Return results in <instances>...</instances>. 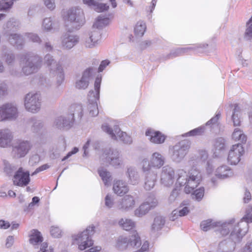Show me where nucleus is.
Wrapping results in <instances>:
<instances>
[{
    "label": "nucleus",
    "instance_id": "obj_1",
    "mask_svg": "<svg viewBox=\"0 0 252 252\" xmlns=\"http://www.w3.org/2000/svg\"><path fill=\"white\" fill-rule=\"evenodd\" d=\"M177 184L180 186H185L186 193L191 192L200 184L202 178V173L196 166H193L187 174L184 169L176 171Z\"/></svg>",
    "mask_w": 252,
    "mask_h": 252
},
{
    "label": "nucleus",
    "instance_id": "obj_2",
    "mask_svg": "<svg viewBox=\"0 0 252 252\" xmlns=\"http://www.w3.org/2000/svg\"><path fill=\"white\" fill-rule=\"evenodd\" d=\"M22 72L29 75L37 72L42 64V59L37 55L28 53L21 59Z\"/></svg>",
    "mask_w": 252,
    "mask_h": 252
},
{
    "label": "nucleus",
    "instance_id": "obj_3",
    "mask_svg": "<svg viewBox=\"0 0 252 252\" xmlns=\"http://www.w3.org/2000/svg\"><path fill=\"white\" fill-rule=\"evenodd\" d=\"M62 15L66 24L75 29H78L85 22L84 12L81 8H71L63 11Z\"/></svg>",
    "mask_w": 252,
    "mask_h": 252
},
{
    "label": "nucleus",
    "instance_id": "obj_4",
    "mask_svg": "<svg viewBox=\"0 0 252 252\" xmlns=\"http://www.w3.org/2000/svg\"><path fill=\"white\" fill-rule=\"evenodd\" d=\"M44 63L48 68L50 77L55 78L58 85L62 84L64 79V74L61 63L49 54L44 56Z\"/></svg>",
    "mask_w": 252,
    "mask_h": 252
},
{
    "label": "nucleus",
    "instance_id": "obj_5",
    "mask_svg": "<svg viewBox=\"0 0 252 252\" xmlns=\"http://www.w3.org/2000/svg\"><path fill=\"white\" fill-rule=\"evenodd\" d=\"M101 128L102 130L107 133L113 140H118L119 138L124 143L127 144H130L132 142L131 137L126 132L122 131L117 123L115 121L103 124Z\"/></svg>",
    "mask_w": 252,
    "mask_h": 252
},
{
    "label": "nucleus",
    "instance_id": "obj_6",
    "mask_svg": "<svg viewBox=\"0 0 252 252\" xmlns=\"http://www.w3.org/2000/svg\"><path fill=\"white\" fill-rule=\"evenodd\" d=\"M252 222V206H249L246 210L245 216L238 222L237 227H239L237 233H235L236 227L231 234V237L234 243L239 242L243 237L246 234L248 230V223Z\"/></svg>",
    "mask_w": 252,
    "mask_h": 252
},
{
    "label": "nucleus",
    "instance_id": "obj_7",
    "mask_svg": "<svg viewBox=\"0 0 252 252\" xmlns=\"http://www.w3.org/2000/svg\"><path fill=\"white\" fill-rule=\"evenodd\" d=\"M19 116L18 106L14 102H6L0 105V122H13Z\"/></svg>",
    "mask_w": 252,
    "mask_h": 252
},
{
    "label": "nucleus",
    "instance_id": "obj_8",
    "mask_svg": "<svg viewBox=\"0 0 252 252\" xmlns=\"http://www.w3.org/2000/svg\"><path fill=\"white\" fill-rule=\"evenodd\" d=\"M94 232V227L91 226L88 227L81 233L72 236V240L74 242H76L79 250L83 251L93 245L94 242L91 236Z\"/></svg>",
    "mask_w": 252,
    "mask_h": 252
},
{
    "label": "nucleus",
    "instance_id": "obj_9",
    "mask_svg": "<svg viewBox=\"0 0 252 252\" xmlns=\"http://www.w3.org/2000/svg\"><path fill=\"white\" fill-rule=\"evenodd\" d=\"M140 238L136 231L129 236H120L116 241V247L120 251H124L129 247H137L141 245Z\"/></svg>",
    "mask_w": 252,
    "mask_h": 252
},
{
    "label": "nucleus",
    "instance_id": "obj_10",
    "mask_svg": "<svg viewBox=\"0 0 252 252\" xmlns=\"http://www.w3.org/2000/svg\"><path fill=\"white\" fill-rule=\"evenodd\" d=\"M189 148V142L187 141L183 140L177 143L170 150L172 160L180 162L188 153Z\"/></svg>",
    "mask_w": 252,
    "mask_h": 252
},
{
    "label": "nucleus",
    "instance_id": "obj_11",
    "mask_svg": "<svg viewBox=\"0 0 252 252\" xmlns=\"http://www.w3.org/2000/svg\"><path fill=\"white\" fill-rule=\"evenodd\" d=\"M158 204V201L154 195H150L134 211V215L136 217L142 218L149 211L155 208Z\"/></svg>",
    "mask_w": 252,
    "mask_h": 252
},
{
    "label": "nucleus",
    "instance_id": "obj_12",
    "mask_svg": "<svg viewBox=\"0 0 252 252\" xmlns=\"http://www.w3.org/2000/svg\"><path fill=\"white\" fill-rule=\"evenodd\" d=\"M25 106L29 112L35 113L38 112L41 105V98L38 93H29L25 97Z\"/></svg>",
    "mask_w": 252,
    "mask_h": 252
},
{
    "label": "nucleus",
    "instance_id": "obj_13",
    "mask_svg": "<svg viewBox=\"0 0 252 252\" xmlns=\"http://www.w3.org/2000/svg\"><path fill=\"white\" fill-rule=\"evenodd\" d=\"M143 168H141L145 176L144 189L150 190L155 186L157 179V172L154 170H150L149 165L147 161L144 162Z\"/></svg>",
    "mask_w": 252,
    "mask_h": 252
},
{
    "label": "nucleus",
    "instance_id": "obj_14",
    "mask_svg": "<svg viewBox=\"0 0 252 252\" xmlns=\"http://www.w3.org/2000/svg\"><path fill=\"white\" fill-rule=\"evenodd\" d=\"M32 147V144L28 140H18L14 144L12 153L17 158L24 157Z\"/></svg>",
    "mask_w": 252,
    "mask_h": 252
},
{
    "label": "nucleus",
    "instance_id": "obj_15",
    "mask_svg": "<svg viewBox=\"0 0 252 252\" xmlns=\"http://www.w3.org/2000/svg\"><path fill=\"white\" fill-rule=\"evenodd\" d=\"M100 38L101 33L99 30H92L89 33L83 35L81 42L85 47L93 48L98 44V42Z\"/></svg>",
    "mask_w": 252,
    "mask_h": 252
},
{
    "label": "nucleus",
    "instance_id": "obj_16",
    "mask_svg": "<svg viewBox=\"0 0 252 252\" xmlns=\"http://www.w3.org/2000/svg\"><path fill=\"white\" fill-rule=\"evenodd\" d=\"M174 181V169L169 165L163 166L160 174V183L165 187H169L173 184Z\"/></svg>",
    "mask_w": 252,
    "mask_h": 252
},
{
    "label": "nucleus",
    "instance_id": "obj_17",
    "mask_svg": "<svg viewBox=\"0 0 252 252\" xmlns=\"http://www.w3.org/2000/svg\"><path fill=\"white\" fill-rule=\"evenodd\" d=\"M95 73V69L93 67L86 69L82 73L81 78L75 83V87L79 90L87 89L89 85L90 81Z\"/></svg>",
    "mask_w": 252,
    "mask_h": 252
},
{
    "label": "nucleus",
    "instance_id": "obj_18",
    "mask_svg": "<svg viewBox=\"0 0 252 252\" xmlns=\"http://www.w3.org/2000/svg\"><path fill=\"white\" fill-rule=\"evenodd\" d=\"M120 155V153L117 150L110 149L105 151L103 157H106V160L110 165L115 168H119L123 164V160Z\"/></svg>",
    "mask_w": 252,
    "mask_h": 252
},
{
    "label": "nucleus",
    "instance_id": "obj_19",
    "mask_svg": "<svg viewBox=\"0 0 252 252\" xmlns=\"http://www.w3.org/2000/svg\"><path fill=\"white\" fill-rule=\"evenodd\" d=\"M244 153V148L241 144L233 145L228 153L227 158L228 162L231 164H237L240 161L241 157Z\"/></svg>",
    "mask_w": 252,
    "mask_h": 252
},
{
    "label": "nucleus",
    "instance_id": "obj_20",
    "mask_svg": "<svg viewBox=\"0 0 252 252\" xmlns=\"http://www.w3.org/2000/svg\"><path fill=\"white\" fill-rule=\"evenodd\" d=\"M145 161L148 163L150 170H152V168L159 169L164 164L165 158L160 153L155 152L152 155L150 161L147 158H144L141 161V168H143V164Z\"/></svg>",
    "mask_w": 252,
    "mask_h": 252
},
{
    "label": "nucleus",
    "instance_id": "obj_21",
    "mask_svg": "<svg viewBox=\"0 0 252 252\" xmlns=\"http://www.w3.org/2000/svg\"><path fill=\"white\" fill-rule=\"evenodd\" d=\"M218 223H219L218 226L217 227L215 231H219L220 233L223 236L228 234L230 230H231V233H232L235 227H236L235 233H237L239 228L241 227V226H239V227H237L238 222H235L234 219H232L229 221L222 224H221L220 222H218ZM231 234V233H230V234ZM230 236H231V235ZM230 238L233 241L231 237H230Z\"/></svg>",
    "mask_w": 252,
    "mask_h": 252
},
{
    "label": "nucleus",
    "instance_id": "obj_22",
    "mask_svg": "<svg viewBox=\"0 0 252 252\" xmlns=\"http://www.w3.org/2000/svg\"><path fill=\"white\" fill-rule=\"evenodd\" d=\"M30 181L29 172H24L22 167L19 168L14 176V184L18 186L24 187L27 186Z\"/></svg>",
    "mask_w": 252,
    "mask_h": 252
},
{
    "label": "nucleus",
    "instance_id": "obj_23",
    "mask_svg": "<svg viewBox=\"0 0 252 252\" xmlns=\"http://www.w3.org/2000/svg\"><path fill=\"white\" fill-rule=\"evenodd\" d=\"M135 205L134 197L130 195H126L119 201L117 206L119 210L127 212L132 210Z\"/></svg>",
    "mask_w": 252,
    "mask_h": 252
},
{
    "label": "nucleus",
    "instance_id": "obj_24",
    "mask_svg": "<svg viewBox=\"0 0 252 252\" xmlns=\"http://www.w3.org/2000/svg\"><path fill=\"white\" fill-rule=\"evenodd\" d=\"M79 41V37L76 34L69 32L64 33L61 37V43L63 47L67 49H70L75 46Z\"/></svg>",
    "mask_w": 252,
    "mask_h": 252
},
{
    "label": "nucleus",
    "instance_id": "obj_25",
    "mask_svg": "<svg viewBox=\"0 0 252 252\" xmlns=\"http://www.w3.org/2000/svg\"><path fill=\"white\" fill-rule=\"evenodd\" d=\"M13 133L8 128L0 129V147L5 148L9 147L13 140Z\"/></svg>",
    "mask_w": 252,
    "mask_h": 252
},
{
    "label": "nucleus",
    "instance_id": "obj_26",
    "mask_svg": "<svg viewBox=\"0 0 252 252\" xmlns=\"http://www.w3.org/2000/svg\"><path fill=\"white\" fill-rule=\"evenodd\" d=\"M73 120L67 115L56 117L53 122V126L60 129H68L73 125Z\"/></svg>",
    "mask_w": 252,
    "mask_h": 252
},
{
    "label": "nucleus",
    "instance_id": "obj_27",
    "mask_svg": "<svg viewBox=\"0 0 252 252\" xmlns=\"http://www.w3.org/2000/svg\"><path fill=\"white\" fill-rule=\"evenodd\" d=\"M145 134L151 142L155 144H161L165 139V135L161 132L151 129H148Z\"/></svg>",
    "mask_w": 252,
    "mask_h": 252
},
{
    "label": "nucleus",
    "instance_id": "obj_28",
    "mask_svg": "<svg viewBox=\"0 0 252 252\" xmlns=\"http://www.w3.org/2000/svg\"><path fill=\"white\" fill-rule=\"evenodd\" d=\"M83 115V107L80 104H73L70 107V113L67 116L73 120V123L75 121H80Z\"/></svg>",
    "mask_w": 252,
    "mask_h": 252
},
{
    "label": "nucleus",
    "instance_id": "obj_29",
    "mask_svg": "<svg viewBox=\"0 0 252 252\" xmlns=\"http://www.w3.org/2000/svg\"><path fill=\"white\" fill-rule=\"evenodd\" d=\"M113 189L116 194L122 196L127 193L129 189L125 182L122 180H117L114 181Z\"/></svg>",
    "mask_w": 252,
    "mask_h": 252
},
{
    "label": "nucleus",
    "instance_id": "obj_30",
    "mask_svg": "<svg viewBox=\"0 0 252 252\" xmlns=\"http://www.w3.org/2000/svg\"><path fill=\"white\" fill-rule=\"evenodd\" d=\"M128 183L132 185H136L140 182V176L137 170L133 167H128L126 172Z\"/></svg>",
    "mask_w": 252,
    "mask_h": 252
},
{
    "label": "nucleus",
    "instance_id": "obj_31",
    "mask_svg": "<svg viewBox=\"0 0 252 252\" xmlns=\"http://www.w3.org/2000/svg\"><path fill=\"white\" fill-rule=\"evenodd\" d=\"M233 175L232 169L227 165L220 166L216 171V176L222 179L231 177Z\"/></svg>",
    "mask_w": 252,
    "mask_h": 252
},
{
    "label": "nucleus",
    "instance_id": "obj_32",
    "mask_svg": "<svg viewBox=\"0 0 252 252\" xmlns=\"http://www.w3.org/2000/svg\"><path fill=\"white\" fill-rule=\"evenodd\" d=\"M99 98H95V96H89L88 95V101L87 108L89 112V114L92 117L96 116L98 114L97 100Z\"/></svg>",
    "mask_w": 252,
    "mask_h": 252
},
{
    "label": "nucleus",
    "instance_id": "obj_33",
    "mask_svg": "<svg viewBox=\"0 0 252 252\" xmlns=\"http://www.w3.org/2000/svg\"><path fill=\"white\" fill-rule=\"evenodd\" d=\"M109 22V19L105 15L101 14L98 16L96 21L94 24L92 30H98L107 26Z\"/></svg>",
    "mask_w": 252,
    "mask_h": 252
},
{
    "label": "nucleus",
    "instance_id": "obj_34",
    "mask_svg": "<svg viewBox=\"0 0 252 252\" xmlns=\"http://www.w3.org/2000/svg\"><path fill=\"white\" fill-rule=\"evenodd\" d=\"M98 173L105 186H109L112 180V177L110 172L103 168H99Z\"/></svg>",
    "mask_w": 252,
    "mask_h": 252
},
{
    "label": "nucleus",
    "instance_id": "obj_35",
    "mask_svg": "<svg viewBox=\"0 0 252 252\" xmlns=\"http://www.w3.org/2000/svg\"><path fill=\"white\" fill-rule=\"evenodd\" d=\"M165 220L164 218L160 216L155 218L154 221L151 226V230L153 231H157L160 230L164 225Z\"/></svg>",
    "mask_w": 252,
    "mask_h": 252
},
{
    "label": "nucleus",
    "instance_id": "obj_36",
    "mask_svg": "<svg viewBox=\"0 0 252 252\" xmlns=\"http://www.w3.org/2000/svg\"><path fill=\"white\" fill-rule=\"evenodd\" d=\"M218 222L213 221L211 220L202 221L200 223V227L204 231H207L212 229H216L218 226Z\"/></svg>",
    "mask_w": 252,
    "mask_h": 252
},
{
    "label": "nucleus",
    "instance_id": "obj_37",
    "mask_svg": "<svg viewBox=\"0 0 252 252\" xmlns=\"http://www.w3.org/2000/svg\"><path fill=\"white\" fill-rule=\"evenodd\" d=\"M54 23L51 17L45 18L43 19L41 28L46 32H50L54 29Z\"/></svg>",
    "mask_w": 252,
    "mask_h": 252
},
{
    "label": "nucleus",
    "instance_id": "obj_38",
    "mask_svg": "<svg viewBox=\"0 0 252 252\" xmlns=\"http://www.w3.org/2000/svg\"><path fill=\"white\" fill-rule=\"evenodd\" d=\"M119 224L124 230L128 231L132 229L135 225V223L132 220L128 219H122L119 221Z\"/></svg>",
    "mask_w": 252,
    "mask_h": 252
},
{
    "label": "nucleus",
    "instance_id": "obj_39",
    "mask_svg": "<svg viewBox=\"0 0 252 252\" xmlns=\"http://www.w3.org/2000/svg\"><path fill=\"white\" fill-rule=\"evenodd\" d=\"M43 238L40 232L35 229H33L31 231L30 238V241L31 244L33 245H37L38 243L41 242Z\"/></svg>",
    "mask_w": 252,
    "mask_h": 252
},
{
    "label": "nucleus",
    "instance_id": "obj_40",
    "mask_svg": "<svg viewBox=\"0 0 252 252\" xmlns=\"http://www.w3.org/2000/svg\"><path fill=\"white\" fill-rule=\"evenodd\" d=\"M232 138L235 141H239L241 143H245L247 140V137L243 131L239 128H235L232 135Z\"/></svg>",
    "mask_w": 252,
    "mask_h": 252
},
{
    "label": "nucleus",
    "instance_id": "obj_41",
    "mask_svg": "<svg viewBox=\"0 0 252 252\" xmlns=\"http://www.w3.org/2000/svg\"><path fill=\"white\" fill-rule=\"evenodd\" d=\"M146 26L144 22L139 21L137 23L134 28L135 34L138 37L142 36L146 31Z\"/></svg>",
    "mask_w": 252,
    "mask_h": 252
},
{
    "label": "nucleus",
    "instance_id": "obj_42",
    "mask_svg": "<svg viewBox=\"0 0 252 252\" xmlns=\"http://www.w3.org/2000/svg\"><path fill=\"white\" fill-rule=\"evenodd\" d=\"M101 82V77L97 76L94 82V91H90L88 94L89 96L93 95L95 96V98H99Z\"/></svg>",
    "mask_w": 252,
    "mask_h": 252
},
{
    "label": "nucleus",
    "instance_id": "obj_43",
    "mask_svg": "<svg viewBox=\"0 0 252 252\" xmlns=\"http://www.w3.org/2000/svg\"><path fill=\"white\" fill-rule=\"evenodd\" d=\"M13 37H14V38H17V40L15 41L13 39V37H12L11 44L17 48H21L24 43V39L22 36L20 34L13 33Z\"/></svg>",
    "mask_w": 252,
    "mask_h": 252
},
{
    "label": "nucleus",
    "instance_id": "obj_44",
    "mask_svg": "<svg viewBox=\"0 0 252 252\" xmlns=\"http://www.w3.org/2000/svg\"><path fill=\"white\" fill-rule=\"evenodd\" d=\"M239 108L238 107L237 105H235L234 108L233 110V114L231 117L232 120L233 122L234 126H239L240 124V121L239 118Z\"/></svg>",
    "mask_w": 252,
    "mask_h": 252
},
{
    "label": "nucleus",
    "instance_id": "obj_45",
    "mask_svg": "<svg viewBox=\"0 0 252 252\" xmlns=\"http://www.w3.org/2000/svg\"><path fill=\"white\" fill-rule=\"evenodd\" d=\"M189 212V209L187 207H184L182 209L177 210H174L172 213V220H174L175 219V217L176 216H180L183 217L187 215Z\"/></svg>",
    "mask_w": 252,
    "mask_h": 252
},
{
    "label": "nucleus",
    "instance_id": "obj_46",
    "mask_svg": "<svg viewBox=\"0 0 252 252\" xmlns=\"http://www.w3.org/2000/svg\"><path fill=\"white\" fill-rule=\"evenodd\" d=\"M13 5V0H1L0 1V11H6L9 10Z\"/></svg>",
    "mask_w": 252,
    "mask_h": 252
},
{
    "label": "nucleus",
    "instance_id": "obj_47",
    "mask_svg": "<svg viewBox=\"0 0 252 252\" xmlns=\"http://www.w3.org/2000/svg\"><path fill=\"white\" fill-rule=\"evenodd\" d=\"M205 130V127L204 126L198 127L195 128L189 132L186 133L185 134L187 136H194L202 135Z\"/></svg>",
    "mask_w": 252,
    "mask_h": 252
},
{
    "label": "nucleus",
    "instance_id": "obj_48",
    "mask_svg": "<svg viewBox=\"0 0 252 252\" xmlns=\"http://www.w3.org/2000/svg\"><path fill=\"white\" fill-rule=\"evenodd\" d=\"M25 36L30 41L32 42L40 44L42 42L40 37L36 33L31 32L26 33Z\"/></svg>",
    "mask_w": 252,
    "mask_h": 252
},
{
    "label": "nucleus",
    "instance_id": "obj_49",
    "mask_svg": "<svg viewBox=\"0 0 252 252\" xmlns=\"http://www.w3.org/2000/svg\"><path fill=\"white\" fill-rule=\"evenodd\" d=\"M225 141L224 139L220 137L217 138L215 142L214 147L216 150H221L225 147Z\"/></svg>",
    "mask_w": 252,
    "mask_h": 252
},
{
    "label": "nucleus",
    "instance_id": "obj_50",
    "mask_svg": "<svg viewBox=\"0 0 252 252\" xmlns=\"http://www.w3.org/2000/svg\"><path fill=\"white\" fill-rule=\"evenodd\" d=\"M199 158L197 161L198 164H203L208 161V155L207 152L204 150L199 151Z\"/></svg>",
    "mask_w": 252,
    "mask_h": 252
},
{
    "label": "nucleus",
    "instance_id": "obj_51",
    "mask_svg": "<svg viewBox=\"0 0 252 252\" xmlns=\"http://www.w3.org/2000/svg\"><path fill=\"white\" fill-rule=\"evenodd\" d=\"M4 165V171L8 175H10L16 170V168L14 166H12L7 161L4 160L3 161Z\"/></svg>",
    "mask_w": 252,
    "mask_h": 252
},
{
    "label": "nucleus",
    "instance_id": "obj_52",
    "mask_svg": "<svg viewBox=\"0 0 252 252\" xmlns=\"http://www.w3.org/2000/svg\"><path fill=\"white\" fill-rule=\"evenodd\" d=\"M204 194L203 188H200L195 190L193 194L195 199L197 201H200L203 198Z\"/></svg>",
    "mask_w": 252,
    "mask_h": 252
},
{
    "label": "nucleus",
    "instance_id": "obj_53",
    "mask_svg": "<svg viewBox=\"0 0 252 252\" xmlns=\"http://www.w3.org/2000/svg\"><path fill=\"white\" fill-rule=\"evenodd\" d=\"M105 206L111 208L114 205V200L112 196L111 195L107 194L105 198Z\"/></svg>",
    "mask_w": 252,
    "mask_h": 252
},
{
    "label": "nucleus",
    "instance_id": "obj_54",
    "mask_svg": "<svg viewBox=\"0 0 252 252\" xmlns=\"http://www.w3.org/2000/svg\"><path fill=\"white\" fill-rule=\"evenodd\" d=\"M50 232L52 236L55 238H59L61 236V230L58 227L52 226Z\"/></svg>",
    "mask_w": 252,
    "mask_h": 252
},
{
    "label": "nucleus",
    "instance_id": "obj_55",
    "mask_svg": "<svg viewBox=\"0 0 252 252\" xmlns=\"http://www.w3.org/2000/svg\"><path fill=\"white\" fill-rule=\"evenodd\" d=\"M220 112H219L215 117H213L211 120L206 123V125L212 126L213 125L216 124L218 120L220 118Z\"/></svg>",
    "mask_w": 252,
    "mask_h": 252
},
{
    "label": "nucleus",
    "instance_id": "obj_56",
    "mask_svg": "<svg viewBox=\"0 0 252 252\" xmlns=\"http://www.w3.org/2000/svg\"><path fill=\"white\" fill-rule=\"evenodd\" d=\"M45 6L50 10H53L56 7L55 0H43Z\"/></svg>",
    "mask_w": 252,
    "mask_h": 252
},
{
    "label": "nucleus",
    "instance_id": "obj_57",
    "mask_svg": "<svg viewBox=\"0 0 252 252\" xmlns=\"http://www.w3.org/2000/svg\"><path fill=\"white\" fill-rule=\"evenodd\" d=\"M7 91V85L3 81H0V95H4L6 94Z\"/></svg>",
    "mask_w": 252,
    "mask_h": 252
},
{
    "label": "nucleus",
    "instance_id": "obj_58",
    "mask_svg": "<svg viewBox=\"0 0 252 252\" xmlns=\"http://www.w3.org/2000/svg\"><path fill=\"white\" fill-rule=\"evenodd\" d=\"M95 6L96 10L98 12H102L105 10H108L109 8V6L106 4L104 3H98L96 2V4L95 5H94Z\"/></svg>",
    "mask_w": 252,
    "mask_h": 252
},
{
    "label": "nucleus",
    "instance_id": "obj_59",
    "mask_svg": "<svg viewBox=\"0 0 252 252\" xmlns=\"http://www.w3.org/2000/svg\"><path fill=\"white\" fill-rule=\"evenodd\" d=\"M40 157L38 155H34L32 156L29 160V163L31 166H34L40 161Z\"/></svg>",
    "mask_w": 252,
    "mask_h": 252
},
{
    "label": "nucleus",
    "instance_id": "obj_60",
    "mask_svg": "<svg viewBox=\"0 0 252 252\" xmlns=\"http://www.w3.org/2000/svg\"><path fill=\"white\" fill-rule=\"evenodd\" d=\"M14 61L15 56L13 54H9L5 56V62L8 65H12L14 63Z\"/></svg>",
    "mask_w": 252,
    "mask_h": 252
},
{
    "label": "nucleus",
    "instance_id": "obj_61",
    "mask_svg": "<svg viewBox=\"0 0 252 252\" xmlns=\"http://www.w3.org/2000/svg\"><path fill=\"white\" fill-rule=\"evenodd\" d=\"M37 252H53V248L50 247L48 248L47 243H43L40 248V250Z\"/></svg>",
    "mask_w": 252,
    "mask_h": 252
},
{
    "label": "nucleus",
    "instance_id": "obj_62",
    "mask_svg": "<svg viewBox=\"0 0 252 252\" xmlns=\"http://www.w3.org/2000/svg\"><path fill=\"white\" fill-rule=\"evenodd\" d=\"M178 194L179 192L177 189H175L172 190L168 199L170 203L173 202L175 200L176 197L178 195Z\"/></svg>",
    "mask_w": 252,
    "mask_h": 252
},
{
    "label": "nucleus",
    "instance_id": "obj_63",
    "mask_svg": "<svg viewBox=\"0 0 252 252\" xmlns=\"http://www.w3.org/2000/svg\"><path fill=\"white\" fill-rule=\"evenodd\" d=\"M204 166L206 169V172L207 174H211L212 173L214 168L210 161H207L206 163H204Z\"/></svg>",
    "mask_w": 252,
    "mask_h": 252
},
{
    "label": "nucleus",
    "instance_id": "obj_64",
    "mask_svg": "<svg viewBox=\"0 0 252 252\" xmlns=\"http://www.w3.org/2000/svg\"><path fill=\"white\" fill-rule=\"evenodd\" d=\"M252 199L251 193L246 189H245L244 196L243 197V201L245 203H248Z\"/></svg>",
    "mask_w": 252,
    "mask_h": 252
}]
</instances>
